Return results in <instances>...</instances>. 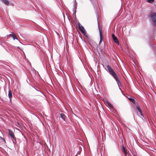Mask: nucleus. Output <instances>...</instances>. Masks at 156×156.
Instances as JSON below:
<instances>
[{
    "label": "nucleus",
    "mask_w": 156,
    "mask_h": 156,
    "mask_svg": "<svg viewBox=\"0 0 156 156\" xmlns=\"http://www.w3.org/2000/svg\"><path fill=\"white\" fill-rule=\"evenodd\" d=\"M129 100L133 104L135 103V100L134 99L130 98H129Z\"/></svg>",
    "instance_id": "ddd939ff"
},
{
    "label": "nucleus",
    "mask_w": 156,
    "mask_h": 156,
    "mask_svg": "<svg viewBox=\"0 0 156 156\" xmlns=\"http://www.w3.org/2000/svg\"><path fill=\"white\" fill-rule=\"evenodd\" d=\"M75 4H76V5L77 4V3L76 2V1H75Z\"/></svg>",
    "instance_id": "6ab92c4d"
},
{
    "label": "nucleus",
    "mask_w": 156,
    "mask_h": 156,
    "mask_svg": "<svg viewBox=\"0 0 156 156\" xmlns=\"http://www.w3.org/2000/svg\"><path fill=\"white\" fill-rule=\"evenodd\" d=\"M9 35L11 36V37L13 38V40H15V39L18 40L17 38L16 37V35L15 34H10Z\"/></svg>",
    "instance_id": "9b49d317"
},
{
    "label": "nucleus",
    "mask_w": 156,
    "mask_h": 156,
    "mask_svg": "<svg viewBox=\"0 0 156 156\" xmlns=\"http://www.w3.org/2000/svg\"><path fill=\"white\" fill-rule=\"evenodd\" d=\"M60 115L62 118L65 121L66 117L65 115L64 114L62 113L60 114Z\"/></svg>",
    "instance_id": "9d476101"
},
{
    "label": "nucleus",
    "mask_w": 156,
    "mask_h": 156,
    "mask_svg": "<svg viewBox=\"0 0 156 156\" xmlns=\"http://www.w3.org/2000/svg\"><path fill=\"white\" fill-rule=\"evenodd\" d=\"M154 1V0H147V2L150 3H152Z\"/></svg>",
    "instance_id": "2eb2a0df"
},
{
    "label": "nucleus",
    "mask_w": 156,
    "mask_h": 156,
    "mask_svg": "<svg viewBox=\"0 0 156 156\" xmlns=\"http://www.w3.org/2000/svg\"><path fill=\"white\" fill-rule=\"evenodd\" d=\"M75 156H77L76 155Z\"/></svg>",
    "instance_id": "aec40b11"
},
{
    "label": "nucleus",
    "mask_w": 156,
    "mask_h": 156,
    "mask_svg": "<svg viewBox=\"0 0 156 156\" xmlns=\"http://www.w3.org/2000/svg\"><path fill=\"white\" fill-rule=\"evenodd\" d=\"M133 156H135V155Z\"/></svg>",
    "instance_id": "4be33fe9"
},
{
    "label": "nucleus",
    "mask_w": 156,
    "mask_h": 156,
    "mask_svg": "<svg viewBox=\"0 0 156 156\" xmlns=\"http://www.w3.org/2000/svg\"><path fill=\"white\" fill-rule=\"evenodd\" d=\"M0 138L1 139H2V140L4 142H5V139L0 136Z\"/></svg>",
    "instance_id": "dca6fc26"
},
{
    "label": "nucleus",
    "mask_w": 156,
    "mask_h": 156,
    "mask_svg": "<svg viewBox=\"0 0 156 156\" xmlns=\"http://www.w3.org/2000/svg\"><path fill=\"white\" fill-rule=\"evenodd\" d=\"M136 109H137V110H138V111L140 113L141 115V116H143V115H142V112L141 110V109H140V107H139V106H136Z\"/></svg>",
    "instance_id": "1a4fd4ad"
},
{
    "label": "nucleus",
    "mask_w": 156,
    "mask_h": 156,
    "mask_svg": "<svg viewBox=\"0 0 156 156\" xmlns=\"http://www.w3.org/2000/svg\"><path fill=\"white\" fill-rule=\"evenodd\" d=\"M105 69L106 70H108L110 73L113 76L117 82L118 86L121 83L119 80L118 79V76L116 73L113 70L112 67L108 65L106 67Z\"/></svg>",
    "instance_id": "f257e3e1"
},
{
    "label": "nucleus",
    "mask_w": 156,
    "mask_h": 156,
    "mask_svg": "<svg viewBox=\"0 0 156 156\" xmlns=\"http://www.w3.org/2000/svg\"><path fill=\"white\" fill-rule=\"evenodd\" d=\"M8 96L9 98H11L12 97V94L11 90H9L8 92Z\"/></svg>",
    "instance_id": "f8f14e48"
},
{
    "label": "nucleus",
    "mask_w": 156,
    "mask_h": 156,
    "mask_svg": "<svg viewBox=\"0 0 156 156\" xmlns=\"http://www.w3.org/2000/svg\"><path fill=\"white\" fill-rule=\"evenodd\" d=\"M1 1L6 5H8L9 3L8 0H1Z\"/></svg>",
    "instance_id": "6e6552de"
},
{
    "label": "nucleus",
    "mask_w": 156,
    "mask_h": 156,
    "mask_svg": "<svg viewBox=\"0 0 156 156\" xmlns=\"http://www.w3.org/2000/svg\"><path fill=\"white\" fill-rule=\"evenodd\" d=\"M107 104H108V105H109V106L111 108H113V106H112V105L111 104H110V103L109 102H107Z\"/></svg>",
    "instance_id": "4468645a"
},
{
    "label": "nucleus",
    "mask_w": 156,
    "mask_h": 156,
    "mask_svg": "<svg viewBox=\"0 0 156 156\" xmlns=\"http://www.w3.org/2000/svg\"><path fill=\"white\" fill-rule=\"evenodd\" d=\"M81 33L87 37H88V35L87 33V32L85 30V29H84V30H82L81 31Z\"/></svg>",
    "instance_id": "423d86ee"
},
{
    "label": "nucleus",
    "mask_w": 156,
    "mask_h": 156,
    "mask_svg": "<svg viewBox=\"0 0 156 156\" xmlns=\"http://www.w3.org/2000/svg\"><path fill=\"white\" fill-rule=\"evenodd\" d=\"M99 31L100 32V41L99 42V44H100L102 42L103 37L101 30L100 28L99 29Z\"/></svg>",
    "instance_id": "39448f33"
},
{
    "label": "nucleus",
    "mask_w": 156,
    "mask_h": 156,
    "mask_svg": "<svg viewBox=\"0 0 156 156\" xmlns=\"http://www.w3.org/2000/svg\"><path fill=\"white\" fill-rule=\"evenodd\" d=\"M149 19L150 21L152 23L153 26L156 25V12H154L151 14L149 16Z\"/></svg>",
    "instance_id": "f03ea898"
},
{
    "label": "nucleus",
    "mask_w": 156,
    "mask_h": 156,
    "mask_svg": "<svg viewBox=\"0 0 156 156\" xmlns=\"http://www.w3.org/2000/svg\"><path fill=\"white\" fill-rule=\"evenodd\" d=\"M78 25L79 28L80 30V31H82V30H84V29L82 25H81L80 23H78Z\"/></svg>",
    "instance_id": "0eeeda50"
},
{
    "label": "nucleus",
    "mask_w": 156,
    "mask_h": 156,
    "mask_svg": "<svg viewBox=\"0 0 156 156\" xmlns=\"http://www.w3.org/2000/svg\"><path fill=\"white\" fill-rule=\"evenodd\" d=\"M122 148H123V150L124 152H125V154H126V151H125V148H124V147H122Z\"/></svg>",
    "instance_id": "f3484780"
},
{
    "label": "nucleus",
    "mask_w": 156,
    "mask_h": 156,
    "mask_svg": "<svg viewBox=\"0 0 156 156\" xmlns=\"http://www.w3.org/2000/svg\"><path fill=\"white\" fill-rule=\"evenodd\" d=\"M12 141H13V143H14V141L12 140Z\"/></svg>",
    "instance_id": "412c9836"
},
{
    "label": "nucleus",
    "mask_w": 156,
    "mask_h": 156,
    "mask_svg": "<svg viewBox=\"0 0 156 156\" xmlns=\"http://www.w3.org/2000/svg\"><path fill=\"white\" fill-rule=\"evenodd\" d=\"M112 36L114 41L115 43L117 45H119V42L117 38L113 34H112Z\"/></svg>",
    "instance_id": "20e7f679"
},
{
    "label": "nucleus",
    "mask_w": 156,
    "mask_h": 156,
    "mask_svg": "<svg viewBox=\"0 0 156 156\" xmlns=\"http://www.w3.org/2000/svg\"><path fill=\"white\" fill-rule=\"evenodd\" d=\"M9 135L10 136H11V137L12 138V139H14V140H15V138L14 136L13 132L10 129H9Z\"/></svg>",
    "instance_id": "7ed1b4c3"
},
{
    "label": "nucleus",
    "mask_w": 156,
    "mask_h": 156,
    "mask_svg": "<svg viewBox=\"0 0 156 156\" xmlns=\"http://www.w3.org/2000/svg\"><path fill=\"white\" fill-rule=\"evenodd\" d=\"M75 10H76V6H75Z\"/></svg>",
    "instance_id": "a211bd4d"
}]
</instances>
